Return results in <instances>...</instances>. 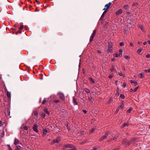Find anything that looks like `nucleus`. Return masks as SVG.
<instances>
[{"label": "nucleus", "mask_w": 150, "mask_h": 150, "mask_svg": "<svg viewBox=\"0 0 150 150\" xmlns=\"http://www.w3.org/2000/svg\"><path fill=\"white\" fill-rule=\"evenodd\" d=\"M113 43L111 42H109L108 43V47L107 50L108 52H112V46Z\"/></svg>", "instance_id": "obj_1"}, {"label": "nucleus", "mask_w": 150, "mask_h": 150, "mask_svg": "<svg viewBox=\"0 0 150 150\" xmlns=\"http://www.w3.org/2000/svg\"><path fill=\"white\" fill-rule=\"evenodd\" d=\"M119 54L118 53H114L113 54V56L116 57H121L122 55V49H120L119 51Z\"/></svg>", "instance_id": "obj_2"}, {"label": "nucleus", "mask_w": 150, "mask_h": 150, "mask_svg": "<svg viewBox=\"0 0 150 150\" xmlns=\"http://www.w3.org/2000/svg\"><path fill=\"white\" fill-rule=\"evenodd\" d=\"M64 147H65L71 148V149H69L67 150H77L76 148L72 144H66L64 146Z\"/></svg>", "instance_id": "obj_3"}, {"label": "nucleus", "mask_w": 150, "mask_h": 150, "mask_svg": "<svg viewBox=\"0 0 150 150\" xmlns=\"http://www.w3.org/2000/svg\"><path fill=\"white\" fill-rule=\"evenodd\" d=\"M110 133L109 132H107L104 135H103L100 139V141H103V140L106 139L108 137V136L110 135Z\"/></svg>", "instance_id": "obj_4"}, {"label": "nucleus", "mask_w": 150, "mask_h": 150, "mask_svg": "<svg viewBox=\"0 0 150 150\" xmlns=\"http://www.w3.org/2000/svg\"><path fill=\"white\" fill-rule=\"evenodd\" d=\"M58 95L59 98L62 100H64L65 99V96L64 94L61 93H58Z\"/></svg>", "instance_id": "obj_5"}, {"label": "nucleus", "mask_w": 150, "mask_h": 150, "mask_svg": "<svg viewBox=\"0 0 150 150\" xmlns=\"http://www.w3.org/2000/svg\"><path fill=\"white\" fill-rule=\"evenodd\" d=\"M96 30L93 31V32L92 33V35L90 38V42H91L92 41L94 37L95 36V35L96 34Z\"/></svg>", "instance_id": "obj_6"}, {"label": "nucleus", "mask_w": 150, "mask_h": 150, "mask_svg": "<svg viewBox=\"0 0 150 150\" xmlns=\"http://www.w3.org/2000/svg\"><path fill=\"white\" fill-rule=\"evenodd\" d=\"M38 126L37 124H34L33 127V130L36 133H38Z\"/></svg>", "instance_id": "obj_7"}, {"label": "nucleus", "mask_w": 150, "mask_h": 150, "mask_svg": "<svg viewBox=\"0 0 150 150\" xmlns=\"http://www.w3.org/2000/svg\"><path fill=\"white\" fill-rule=\"evenodd\" d=\"M111 4V3L110 2L108 4H107L105 5V8L103 9V10L107 11L108 9L109 8Z\"/></svg>", "instance_id": "obj_8"}, {"label": "nucleus", "mask_w": 150, "mask_h": 150, "mask_svg": "<svg viewBox=\"0 0 150 150\" xmlns=\"http://www.w3.org/2000/svg\"><path fill=\"white\" fill-rule=\"evenodd\" d=\"M14 144L16 145L17 144H21L19 141L16 138H15L14 139Z\"/></svg>", "instance_id": "obj_9"}, {"label": "nucleus", "mask_w": 150, "mask_h": 150, "mask_svg": "<svg viewBox=\"0 0 150 150\" xmlns=\"http://www.w3.org/2000/svg\"><path fill=\"white\" fill-rule=\"evenodd\" d=\"M122 13V10L121 9H119L116 12L115 14L116 15H118L119 14H121Z\"/></svg>", "instance_id": "obj_10"}, {"label": "nucleus", "mask_w": 150, "mask_h": 150, "mask_svg": "<svg viewBox=\"0 0 150 150\" xmlns=\"http://www.w3.org/2000/svg\"><path fill=\"white\" fill-rule=\"evenodd\" d=\"M39 78L40 79H46V76L45 75L41 74L40 75Z\"/></svg>", "instance_id": "obj_11"}, {"label": "nucleus", "mask_w": 150, "mask_h": 150, "mask_svg": "<svg viewBox=\"0 0 150 150\" xmlns=\"http://www.w3.org/2000/svg\"><path fill=\"white\" fill-rule=\"evenodd\" d=\"M130 83H133L134 86H136L138 85V83L134 79L131 80L130 81Z\"/></svg>", "instance_id": "obj_12"}, {"label": "nucleus", "mask_w": 150, "mask_h": 150, "mask_svg": "<svg viewBox=\"0 0 150 150\" xmlns=\"http://www.w3.org/2000/svg\"><path fill=\"white\" fill-rule=\"evenodd\" d=\"M10 114V111L8 110H6L5 114L6 116H8Z\"/></svg>", "instance_id": "obj_13"}, {"label": "nucleus", "mask_w": 150, "mask_h": 150, "mask_svg": "<svg viewBox=\"0 0 150 150\" xmlns=\"http://www.w3.org/2000/svg\"><path fill=\"white\" fill-rule=\"evenodd\" d=\"M60 140V138H57L56 139H54L53 140V142L54 143H58Z\"/></svg>", "instance_id": "obj_14"}, {"label": "nucleus", "mask_w": 150, "mask_h": 150, "mask_svg": "<svg viewBox=\"0 0 150 150\" xmlns=\"http://www.w3.org/2000/svg\"><path fill=\"white\" fill-rule=\"evenodd\" d=\"M47 134V130L45 128L44 129L42 135L43 137H44Z\"/></svg>", "instance_id": "obj_15"}, {"label": "nucleus", "mask_w": 150, "mask_h": 150, "mask_svg": "<svg viewBox=\"0 0 150 150\" xmlns=\"http://www.w3.org/2000/svg\"><path fill=\"white\" fill-rule=\"evenodd\" d=\"M96 129V127H94L93 128H92L91 130L90 131V134H91L93 133L94 132V131Z\"/></svg>", "instance_id": "obj_16"}, {"label": "nucleus", "mask_w": 150, "mask_h": 150, "mask_svg": "<svg viewBox=\"0 0 150 150\" xmlns=\"http://www.w3.org/2000/svg\"><path fill=\"white\" fill-rule=\"evenodd\" d=\"M7 96L9 99H10L11 98V93L8 91H7Z\"/></svg>", "instance_id": "obj_17"}, {"label": "nucleus", "mask_w": 150, "mask_h": 150, "mask_svg": "<svg viewBox=\"0 0 150 150\" xmlns=\"http://www.w3.org/2000/svg\"><path fill=\"white\" fill-rule=\"evenodd\" d=\"M89 80L90 81L91 83H95V81L92 78L89 77Z\"/></svg>", "instance_id": "obj_18"}, {"label": "nucleus", "mask_w": 150, "mask_h": 150, "mask_svg": "<svg viewBox=\"0 0 150 150\" xmlns=\"http://www.w3.org/2000/svg\"><path fill=\"white\" fill-rule=\"evenodd\" d=\"M21 148V146L20 145L17 146L15 149V150H20Z\"/></svg>", "instance_id": "obj_19"}, {"label": "nucleus", "mask_w": 150, "mask_h": 150, "mask_svg": "<svg viewBox=\"0 0 150 150\" xmlns=\"http://www.w3.org/2000/svg\"><path fill=\"white\" fill-rule=\"evenodd\" d=\"M135 139L132 140L131 139L130 141L127 144H126V146H129V144L131 143L132 142H134V141H135Z\"/></svg>", "instance_id": "obj_20"}, {"label": "nucleus", "mask_w": 150, "mask_h": 150, "mask_svg": "<svg viewBox=\"0 0 150 150\" xmlns=\"http://www.w3.org/2000/svg\"><path fill=\"white\" fill-rule=\"evenodd\" d=\"M143 50V48L142 47H140L138 49L137 51V53H140L142 50Z\"/></svg>", "instance_id": "obj_21"}, {"label": "nucleus", "mask_w": 150, "mask_h": 150, "mask_svg": "<svg viewBox=\"0 0 150 150\" xmlns=\"http://www.w3.org/2000/svg\"><path fill=\"white\" fill-rule=\"evenodd\" d=\"M139 27L143 31H144V29L142 25H139Z\"/></svg>", "instance_id": "obj_22"}, {"label": "nucleus", "mask_w": 150, "mask_h": 150, "mask_svg": "<svg viewBox=\"0 0 150 150\" xmlns=\"http://www.w3.org/2000/svg\"><path fill=\"white\" fill-rule=\"evenodd\" d=\"M107 12V11H105H105H104L103 13L102 14L101 16V18H103V17H104V15L105 14V13H106Z\"/></svg>", "instance_id": "obj_23"}, {"label": "nucleus", "mask_w": 150, "mask_h": 150, "mask_svg": "<svg viewBox=\"0 0 150 150\" xmlns=\"http://www.w3.org/2000/svg\"><path fill=\"white\" fill-rule=\"evenodd\" d=\"M84 90L85 92L87 93H90V91L89 89L87 88H85Z\"/></svg>", "instance_id": "obj_24"}, {"label": "nucleus", "mask_w": 150, "mask_h": 150, "mask_svg": "<svg viewBox=\"0 0 150 150\" xmlns=\"http://www.w3.org/2000/svg\"><path fill=\"white\" fill-rule=\"evenodd\" d=\"M129 8V6L127 5H124L123 7V8L125 10L128 9Z\"/></svg>", "instance_id": "obj_25"}, {"label": "nucleus", "mask_w": 150, "mask_h": 150, "mask_svg": "<svg viewBox=\"0 0 150 150\" xmlns=\"http://www.w3.org/2000/svg\"><path fill=\"white\" fill-rule=\"evenodd\" d=\"M139 77L142 78L144 77V74L142 73H140L139 74Z\"/></svg>", "instance_id": "obj_26"}, {"label": "nucleus", "mask_w": 150, "mask_h": 150, "mask_svg": "<svg viewBox=\"0 0 150 150\" xmlns=\"http://www.w3.org/2000/svg\"><path fill=\"white\" fill-rule=\"evenodd\" d=\"M144 71L146 72L150 73V68H149L148 69H144Z\"/></svg>", "instance_id": "obj_27"}, {"label": "nucleus", "mask_w": 150, "mask_h": 150, "mask_svg": "<svg viewBox=\"0 0 150 150\" xmlns=\"http://www.w3.org/2000/svg\"><path fill=\"white\" fill-rule=\"evenodd\" d=\"M118 74H119V76H122L124 77L125 76V75L122 74V73L121 71H119L118 72Z\"/></svg>", "instance_id": "obj_28"}, {"label": "nucleus", "mask_w": 150, "mask_h": 150, "mask_svg": "<svg viewBox=\"0 0 150 150\" xmlns=\"http://www.w3.org/2000/svg\"><path fill=\"white\" fill-rule=\"evenodd\" d=\"M124 57L125 59H129L130 58V56L129 55H125V56Z\"/></svg>", "instance_id": "obj_29"}, {"label": "nucleus", "mask_w": 150, "mask_h": 150, "mask_svg": "<svg viewBox=\"0 0 150 150\" xmlns=\"http://www.w3.org/2000/svg\"><path fill=\"white\" fill-rule=\"evenodd\" d=\"M113 76V75L112 74H110L109 76H108V77L110 78V79H111L112 78Z\"/></svg>", "instance_id": "obj_30"}, {"label": "nucleus", "mask_w": 150, "mask_h": 150, "mask_svg": "<svg viewBox=\"0 0 150 150\" xmlns=\"http://www.w3.org/2000/svg\"><path fill=\"white\" fill-rule=\"evenodd\" d=\"M24 28V26L23 25H21L20 26V28H19V30H22L23 28Z\"/></svg>", "instance_id": "obj_31"}, {"label": "nucleus", "mask_w": 150, "mask_h": 150, "mask_svg": "<svg viewBox=\"0 0 150 150\" xmlns=\"http://www.w3.org/2000/svg\"><path fill=\"white\" fill-rule=\"evenodd\" d=\"M132 110V108H130L127 110V112L128 113H129Z\"/></svg>", "instance_id": "obj_32"}, {"label": "nucleus", "mask_w": 150, "mask_h": 150, "mask_svg": "<svg viewBox=\"0 0 150 150\" xmlns=\"http://www.w3.org/2000/svg\"><path fill=\"white\" fill-rule=\"evenodd\" d=\"M120 97L122 99H124L125 98V96L124 95L121 94L120 96Z\"/></svg>", "instance_id": "obj_33"}, {"label": "nucleus", "mask_w": 150, "mask_h": 150, "mask_svg": "<svg viewBox=\"0 0 150 150\" xmlns=\"http://www.w3.org/2000/svg\"><path fill=\"white\" fill-rule=\"evenodd\" d=\"M45 114L44 113H42L41 114V116L42 117L44 118L45 117Z\"/></svg>", "instance_id": "obj_34"}, {"label": "nucleus", "mask_w": 150, "mask_h": 150, "mask_svg": "<svg viewBox=\"0 0 150 150\" xmlns=\"http://www.w3.org/2000/svg\"><path fill=\"white\" fill-rule=\"evenodd\" d=\"M124 107V105H123V104H122L120 106L119 108V109H122V108H123Z\"/></svg>", "instance_id": "obj_35"}, {"label": "nucleus", "mask_w": 150, "mask_h": 150, "mask_svg": "<svg viewBox=\"0 0 150 150\" xmlns=\"http://www.w3.org/2000/svg\"><path fill=\"white\" fill-rule=\"evenodd\" d=\"M98 148L97 147H95L93 148L91 150H98Z\"/></svg>", "instance_id": "obj_36"}, {"label": "nucleus", "mask_w": 150, "mask_h": 150, "mask_svg": "<svg viewBox=\"0 0 150 150\" xmlns=\"http://www.w3.org/2000/svg\"><path fill=\"white\" fill-rule=\"evenodd\" d=\"M124 45V43L123 42H121L120 43V45L121 47L123 46Z\"/></svg>", "instance_id": "obj_37"}, {"label": "nucleus", "mask_w": 150, "mask_h": 150, "mask_svg": "<svg viewBox=\"0 0 150 150\" xmlns=\"http://www.w3.org/2000/svg\"><path fill=\"white\" fill-rule=\"evenodd\" d=\"M146 58H150V54L148 53L146 55Z\"/></svg>", "instance_id": "obj_38"}, {"label": "nucleus", "mask_w": 150, "mask_h": 150, "mask_svg": "<svg viewBox=\"0 0 150 150\" xmlns=\"http://www.w3.org/2000/svg\"><path fill=\"white\" fill-rule=\"evenodd\" d=\"M128 126V125L127 124H125V123H124L123 124L122 126V127H125V126Z\"/></svg>", "instance_id": "obj_39"}, {"label": "nucleus", "mask_w": 150, "mask_h": 150, "mask_svg": "<svg viewBox=\"0 0 150 150\" xmlns=\"http://www.w3.org/2000/svg\"><path fill=\"white\" fill-rule=\"evenodd\" d=\"M7 146H8V149L9 150H12V149L11 148V147L9 145H7Z\"/></svg>", "instance_id": "obj_40"}, {"label": "nucleus", "mask_w": 150, "mask_h": 150, "mask_svg": "<svg viewBox=\"0 0 150 150\" xmlns=\"http://www.w3.org/2000/svg\"><path fill=\"white\" fill-rule=\"evenodd\" d=\"M117 137H118V136H117V135H115V136L113 138V139H112V140H114L116 139L117 138Z\"/></svg>", "instance_id": "obj_41"}, {"label": "nucleus", "mask_w": 150, "mask_h": 150, "mask_svg": "<svg viewBox=\"0 0 150 150\" xmlns=\"http://www.w3.org/2000/svg\"><path fill=\"white\" fill-rule=\"evenodd\" d=\"M139 88V86H137V87H136L134 89V92H136L137 91V90Z\"/></svg>", "instance_id": "obj_42"}, {"label": "nucleus", "mask_w": 150, "mask_h": 150, "mask_svg": "<svg viewBox=\"0 0 150 150\" xmlns=\"http://www.w3.org/2000/svg\"><path fill=\"white\" fill-rule=\"evenodd\" d=\"M23 129L25 130H27L28 129V128L26 126H24L23 127Z\"/></svg>", "instance_id": "obj_43"}, {"label": "nucleus", "mask_w": 150, "mask_h": 150, "mask_svg": "<svg viewBox=\"0 0 150 150\" xmlns=\"http://www.w3.org/2000/svg\"><path fill=\"white\" fill-rule=\"evenodd\" d=\"M122 86L124 87V88H125L126 86V84L125 83H123V85H122Z\"/></svg>", "instance_id": "obj_44"}, {"label": "nucleus", "mask_w": 150, "mask_h": 150, "mask_svg": "<svg viewBox=\"0 0 150 150\" xmlns=\"http://www.w3.org/2000/svg\"><path fill=\"white\" fill-rule=\"evenodd\" d=\"M46 99L45 98L43 100L42 103H46Z\"/></svg>", "instance_id": "obj_45"}, {"label": "nucleus", "mask_w": 150, "mask_h": 150, "mask_svg": "<svg viewBox=\"0 0 150 150\" xmlns=\"http://www.w3.org/2000/svg\"><path fill=\"white\" fill-rule=\"evenodd\" d=\"M130 45L132 47H134V45L132 43H131L130 44Z\"/></svg>", "instance_id": "obj_46"}, {"label": "nucleus", "mask_w": 150, "mask_h": 150, "mask_svg": "<svg viewBox=\"0 0 150 150\" xmlns=\"http://www.w3.org/2000/svg\"><path fill=\"white\" fill-rule=\"evenodd\" d=\"M44 111L46 113H47V109H46V108L44 109Z\"/></svg>", "instance_id": "obj_47"}, {"label": "nucleus", "mask_w": 150, "mask_h": 150, "mask_svg": "<svg viewBox=\"0 0 150 150\" xmlns=\"http://www.w3.org/2000/svg\"><path fill=\"white\" fill-rule=\"evenodd\" d=\"M130 92H134V90H133L132 88H131L130 89Z\"/></svg>", "instance_id": "obj_48"}, {"label": "nucleus", "mask_w": 150, "mask_h": 150, "mask_svg": "<svg viewBox=\"0 0 150 150\" xmlns=\"http://www.w3.org/2000/svg\"><path fill=\"white\" fill-rule=\"evenodd\" d=\"M55 102L58 103H59V100H55Z\"/></svg>", "instance_id": "obj_49"}, {"label": "nucleus", "mask_w": 150, "mask_h": 150, "mask_svg": "<svg viewBox=\"0 0 150 150\" xmlns=\"http://www.w3.org/2000/svg\"><path fill=\"white\" fill-rule=\"evenodd\" d=\"M142 43V42L141 41H139L138 42V44L139 45H141Z\"/></svg>", "instance_id": "obj_50"}, {"label": "nucleus", "mask_w": 150, "mask_h": 150, "mask_svg": "<svg viewBox=\"0 0 150 150\" xmlns=\"http://www.w3.org/2000/svg\"><path fill=\"white\" fill-rule=\"evenodd\" d=\"M119 108L117 109L116 110V113H117L118 112V111H119Z\"/></svg>", "instance_id": "obj_51"}, {"label": "nucleus", "mask_w": 150, "mask_h": 150, "mask_svg": "<svg viewBox=\"0 0 150 150\" xmlns=\"http://www.w3.org/2000/svg\"><path fill=\"white\" fill-rule=\"evenodd\" d=\"M111 61L112 62H115V59L114 58H113V59H111Z\"/></svg>", "instance_id": "obj_52"}, {"label": "nucleus", "mask_w": 150, "mask_h": 150, "mask_svg": "<svg viewBox=\"0 0 150 150\" xmlns=\"http://www.w3.org/2000/svg\"><path fill=\"white\" fill-rule=\"evenodd\" d=\"M147 44V42H143V45H146Z\"/></svg>", "instance_id": "obj_53"}, {"label": "nucleus", "mask_w": 150, "mask_h": 150, "mask_svg": "<svg viewBox=\"0 0 150 150\" xmlns=\"http://www.w3.org/2000/svg\"><path fill=\"white\" fill-rule=\"evenodd\" d=\"M34 114L36 116L38 115V112H35L34 113Z\"/></svg>", "instance_id": "obj_54"}, {"label": "nucleus", "mask_w": 150, "mask_h": 150, "mask_svg": "<svg viewBox=\"0 0 150 150\" xmlns=\"http://www.w3.org/2000/svg\"><path fill=\"white\" fill-rule=\"evenodd\" d=\"M126 140H124L122 142V143L123 144H125V143L126 142Z\"/></svg>", "instance_id": "obj_55"}, {"label": "nucleus", "mask_w": 150, "mask_h": 150, "mask_svg": "<svg viewBox=\"0 0 150 150\" xmlns=\"http://www.w3.org/2000/svg\"><path fill=\"white\" fill-rule=\"evenodd\" d=\"M83 111L85 113H86V110H83Z\"/></svg>", "instance_id": "obj_56"}, {"label": "nucleus", "mask_w": 150, "mask_h": 150, "mask_svg": "<svg viewBox=\"0 0 150 150\" xmlns=\"http://www.w3.org/2000/svg\"><path fill=\"white\" fill-rule=\"evenodd\" d=\"M98 52L99 53H101V52L99 50H98Z\"/></svg>", "instance_id": "obj_57"}, {"label": "nucleus", "mask_w": 150, "mask_h": 150, "mask_svg": "<svg viewBox=\"0 0 150 150\" xmlns=\"http://www.w3.org/2000/svg\"><path fill=\"white\" fill-rule=\"evenodd\" d=\"M2 125V122L0 120V126Z\"/></svg>", "instance_id": "obj_58"}, {"label": "nucleus", "mask_w": 150, "mask_h": 150, "mask_svg": "<svg viewBox=\"0 0 150 150\" xmlns=\"http://www.w3.org/2000/svg\"><path fill=\"white\" fill-rule=\"evenodd\" d=\"M148 43L150 45V40H148Z\"/></svg>", "instance_id": "obj_59"}, {"label": "nucleus", "mask_w": 150, "mask_h": 150, "mask_svg": "<svg viewBox=\"0 0 150 150\" xmlns=\"http://www.w3.org/2000/svg\"><path fill=\"white\" fill-rule=\"evenodd\" d=\"M118 82V81H115V83L116 85H117V83Z\"/></svg>", "instance_id": "obj_60"}, {"label": "nucleus", "mask_w": 150, "mask_h": 150, "mask_svg": "<svg viewBox=\"0 0 150 150\" xmlns=\"http://www.w3.org/2000/svg\"><path fill=\"white\" fill-rule=\"evenodd\" d=\"M134 4H133L132 6H134Z\"/></svg>", "instance_id": "obj_61"}, {"label": "nucleus", "mask_w": 150, "mask_h": 150, "mask_svg": "<svg viewBox=\"0 0 150 150\" xmlns=\"http://www.w3.org/2000/svg\"><path fill=\"white\" fill-rule=\"evenodd\" d=\"M65 149V147L63 148V150H64Z\"/></svg>", "instance_id": "obj_62"}, {"label": "nucleus", "mask_w": 150, "mask_h": 150, "mask_svg": "<svg viewBox=\"0 0 150 150\" xmlns=\"http://www.w3.org/2000/svg\"><path fill=\"white\" fill-rule=\"evenodd\" d=\"M113 150H117V149H114Z\"/></svg>", "instance_id": "obj_63"}, {"label": "nucleus", "mask_w": 150, "mask_h": 150, "mask_svg": "<svg viewBox=\"0 0 150 150\" xmlns=\"http://www.w3.org/2000/svg\"><path fill=\"white\" fill-rule=\"evenodd\" d=\"M35 1H36L37 2L38 1H37V0H35Z\"/></svg>", "instance_id": "obj_64"}]
</instances>
